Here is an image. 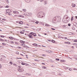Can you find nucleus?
<instances>
[{
  "label": "nucleus",
  "instance_id": "f257e3e1",
  "mask_svg": "<svg viewBox=\"0 0 77 77\" xmlns=\"http://www.w3.org/2000/svg\"><path fill=\"white\" fill-rule=\"evenodd\" d=\"M60 21H61V17L59 16H57L53 18L52 22L53 23H56L57 21L60 22Z\"/></svg>",
  "mask_w": 77,
  "mask_h": 77
},
{
  "label": "nucleus",
  "instance_id": "f03ea898",
  "mask_svg": "<svg viewBox=\"0 0 77 77\" xmlns=\"http://www.w3.org/2000/svg\"><path fill=\"white\" fill-rule=\"evenodd\" d=\"M37 16L39 18H44L45 17V13L42 11H41L38 13Z\"/></svg>",
  "mask_w": 77,
  "mask_h": 77
},
{
  "label": "nucleus",
  "instance_id": "7ed1b4c3",
  "mask_svg": "<svg viewBox=\"0 0 77 77\" xmlns=\"http://www.w3.org/2000/svg\"><path fill=\"white\" fill-rule=\"evenodd\" d=\"M69 18V17H68V16L65 15H64V17L63 19V23H68V22H69V20H70V19H69L67 20Z\"/></svg>",
  "mask_w": 77,
  "mask_h": 77
},
{
  "label": "nucleus",
  "instance_id": "20e7f679",
  "mask_svg": "<svg viewBox=\"0 0 77 77\" xmlns=\"http://www.w3.org/2000/svg\"><path fill=\"white\" fill-rule=\"evenodd\" d=\"M23 15H25V16H31L32 15V14L31 13H24V14H23Z\"/></svg>",
  "mask_w": 77,
  "mask_h": 77
},
{
  "label": "nucleus",
  "instance_id": "39448f33",
  "mask_svg": "<svg viewBox=\"0 0 77 77\" xmlns=\"http://www.w3.org/2000/svg\"><path fill=\"white\" fill-rule=\"evenodd\" d=\"M30 36H32V35H33L34 36H36V34L33 32H31L30 34Z\"/></svg>",
  "mask_w": 77,
  "mask_h": 77
},
{
  "label": "nucleus",
  "instance_id": "423d86ee",
  "mask_svg": "<svg viewBox=\"0 0 77 77\" xmlns=\"http://www.w3.org/2000/svg\"><path fill=\"white\" fill-rule=\"evenodd\" d=\"M18 70L19 71H20V72H23L24 70V69H23L22 68H19L18 69Z\"/></svg>",
  "mask_w": 77,
  "mask_h": 77
},
{
  "label": "nucleus",
  "instance_id": "0eeeda50",
  "mask_svg": "<svg viewBox=\"0 0 77 77\" xmlns=\"http://www.w3.org/2000/svg\"><path fill=\"white\" fill-rule=\"evenodd\" d=\"M7 13H9L10 12H11V11L10 9H8L6 10Z\"/></svg>",
  "mask_w": 77,
  "mask_h": 77
},
{
  "label": "nucleus",
  "instance_id": "6e6552de",
  "mask_svg": "<svg viewBox=\"0 0 77 77\" xmlns=\"http://www.w3.org/2000/svg\"><path fill=\"white\" fill-rule=\"evenodd\" d=\"M13 13L14 14H19V12H18L16 11H13Z\"/></svg>",
  "mask_w": 77,
  "mask_h": 77
},
{
  "label": "nucleus",
  "instance_id": "1a4fd4ad",
  "mask_svg": "<svg viewBox=\"0 0 77 77\" xmlns=\"http://www.w3.org/2000/svg\"><path fill=\"white\" fill-rule=\"evenodd\" d=\"M32 29H33V30H35L36 29V26H32L31 27Z\"/></svg>",
  "mask_w": 77,
  "mask_h": 77
},
{
  "label": "nucleus",
  "instance_id": "9d476101",
  "mask_svg": "<svg viewBox=\"0 0 77 77\" xmlns=\"http://www.w3.org/2000/svg\"><path fill=\"white\" fill-rule=\"evenodd\" d=\"M72 6L73 8H74V7H75V5L74 4H73V3H72Z\"/></svg>",
  "mask_w": 77,
  "mask_h": 77
},
{
  "label": "nucleus",
  "instance_id": "9b49d317",
  "mask_svg": "<svg viewBox=\"0 0 77 77\" xmlns=\"http://www.w3.org/2000/svg\"><path fill=\"white\" fill-rule=\"evenodd\" d=\"M22 11H23V12H27V10H26V9H23Z\"/></svg>",
  "mask_w": 77,
  "mask_h": 77
},
{
  "label": "nucleus",
  "instance_id": "f8f14e48",
  "mask_svg": "<svg viewBox=\"0 0 77 77\" xmlns=\"http://www.w3.org/2000/svg\"><path fill=\"white\" fill-rule=\"evenodd\" d=\"M26 2H27V3H29L30 2V0H25Z\"/></svg>",
  "mask_w": 77,
  "mask_h": 77
},
{
  "label": "nucleus",
  "instance_id": "ddd939ff",
  "mask_svg": "<svg viewBox=\"0 0 77 77\" xmlns=\"http://www.w3.org/2000/svg\"><path fill=\"white\" fill-rule=\"evenodd\" d=\"M45 51H46V52H48V53H50L51 52V51H49V50H46Z\"/></svg>",
  "mask_w": 77,
  "mask_h": 77
},
{
  "label": "nucleus",
  "instance_id": "4468645a",
  "mask_svg": "<svg viewBox=\"0 0 77 77\" xmlns=\"http://www.w3.org/2000/svg\"><path fill=\"white\" fill-rule=\"evenodd\" d=\"M19 17H22V18H24V16L21 15H19Z\"/></svg>",
  "mask_w": 77,
  "mask_h": 77
},
{
  "label": "nucleus",
  "instance_id": "2eb2a0df",
  "mask_svg": "<svg viewBox=\"0 0 77 77\" xmlns=\"http://www.w3.org/2000/svg\"><path fill=\"white\" fill-rule=\"evenodd\" d=\"M19 24H23V22L22 21H20L19 22Z\"/></svg>",
  "mask_w": 77,
  "mask_h": 77
},
{
  "label": "nucleus",
  "instance_id": "dca6fc26",
  "mask_svg": "<svg viewBox=\"0 0 77 77\" xmlns=\"http://www.w3.org/2000/svg\"><path fill=\"white\" fill-rule=\"evenodd\" d=\"M32 36V35H29V38H33V37Z\"/></svg>",
  "mask_w": 77,
  "mask_h": 77
},
{
  "label": "nucleus",
  "instance_id": "f3484780",
  "mask_svg": "<svg viewBox=\"0 0 77 77\" xmlns=\"http://www.w3.org/2000/svg\"><path fill=\"white\" fill-rule=\"evenodd\" d=\"M25 75H28V76H29V75H30L27 73H26L25 74Z\"/></svg>",
  "mask_w": 77,
  "mask_h": 77
},
{
  "label": "nucleus",
  "instance_id": "a211bd4d",
  "mask_svg": "<svg viewBox=\"0 0 77 77\" xmlns=\"http://www.w3.org/2000/svg\"><path fill=\"white\" fill-rule=\"evenodd\" d=\"M26 66H29V64H27V63H25V64Z\"/></svg>",
  "mask_w": 77,
  "mask_h": 77
},
{
  "label": "nucleus",
  "instance_id": "6ab92c4d",
  "mask_svg": "<svg viewBox=\"0 0 77 77\" xmlns=\"http://www.w3.org/2000/svg\"><path fill=\"white\" fill-rule=\"evenodd\" d=\"M21 43H23V44H24V43H25V42H24V41H21Z\"/></svg>",
  "mask_w": 77,
  "mask_h": 77
},
{
  "label": "nucleus",
  "instance_id": "aec40b11",
  "mask_svg": "<svg viewBox=\"0 0 77 77\" xmlns=\"http://www.w3.org/2000/svg\"><path fill=\"white\" fill-rule=\"evenodd\" d=\"M49 26H50V25H49L48 24H46L45 25V26H46L47 27H48Z\"/></svg>",
  "mask_w": 77,
  "mask_h": 77
},
{
  "label": "nucleus",
  "instance_id": "412c9836",
  "mask_svg": "<svg viewBox=\"0 0 77 77\" xmlns=\"http://www.w3.org/2000/svg\"><path fill=\"white\" fill-rule=\"evenodd\" d=\"M33 45H34V46H35L36 47H37V44H34Z\"/></svg>",
  "mask_w": 77,
  "mask_h": 77
},
{
  "label": "nucleus",
  "instance_id": "4be33fe9",
  "mask_svg": "<svg viewBox=\"0 0 77 77\" xmlns=\"http://www.w3.org/2000/svg\"><path fill=\"white\" fill-rule=\"evenodd\" d=\"M26 64V63H22L21 64L23 65H24Z\"/></svg>",
  "mask_w": 77,
  "mask_h": 77
},
{
  "label": "nucleus",
  "instance_id": "5701e85b",
  "mask_svg": "<svg viewBox=\"0 0 77 77\" xmlns=\"http://www.w3.org/2000/svg\"><path fill=\"white\" fill-rule=\"evenodd\" d=\"M42 68H43L44 69H47V67H46L45 66H42Z\"/></svg>",
  "mask_w": 77,
  "mask_h": 77
},
{
  "label": "nucleus",
  "instance_id": "b1692460",
  "mask_svg": "<svg viewBox=\"0 0 77 77\" xmlns=\"http://www.w3.org/2000/svg\"><path fill=\"white\" fill-rule=\"evenodd\" d=\"M13 65H14L15 66H17V65L16 64H15V63L13 64Z\"/></svg>",
  "mask_w": 77,
  "mask_h": 77
},
{
  "label": "nucleus",
  "instance_id": "393cba45",
  "mask_svg": "<svg viewBox=\"0 0 77 77\" xmlns=\"http://www.w3.org/2000/svg\"><path fill=\"white\" fill-rule=\"evenodd\" d=\"M6 2L7 3H9V0H6Z\"/></svg>",
  "mask_w": 77,
  "mask_h": 77
},
{
  "label": "nucleus",
  "instance_id": "a878e982",
  "mask_svg": "<svg viewBox=\"0 0 77 77\" xmlns=\"http://www.w3.org/2000/svg\"><path fill=\"white\" fill-rule=\"evenodd\" d=\"M9 38H10V39H14V38L12 37H9Z\"/></svg>",
  "mask_w": 77,
  "mask_h": 77
},
{
  "label": "nucleus",
  "instance_id": "bb28decb",
  "mask_svg": "<svg viewBox=\"0 0 77 77\" xmlns=\"http://www.w3.org/2000/svg\"><path fill=\"white\" fill-rule=\"evenodd\" d=\"M73 20V16H72V18L71 19V21H72Z\"/></svg>",
  "mask_w": 77,
  "mask_h": 77
},
{
  "label": "nucleus",
  "instance_id": "cd10ccee",
  "mask_svg": "<svg viewBox=\"0 0 77 77\" xmlns=\"http://www.w3.org/2000/svg\"><path fill=\"white\" fill-rule=\"evenodd\" d=\"M69 70L70 71H72V69L71 68H69Z\"/></svg>",
  "mask_w": 77,
  "mask_h": 77
},
{
  "label": "nucleus",
  "instance_id": "c85d7f7f",
  "mask_svg": "<svg viewBox=\"0 0 77 77\" xmlns=\"http://www.w3.org/2000/svg\"><path fill=\"white\" fill-rule=\"evenodd\" d=\"M10 64H11V65H12V64H13V63L12 62H10Z\"/></svg>",
  "mask_w": 77,
  "mask_h": 77
},
{
  "label": "nucleus",
  "instance_id": "c756f323",
  "mask_svg": "<svg viewBox=\"0 0 77 77\" xmlns=\"http://www.w3.org/2000/svg\"><path fill=\"white\" fill-rule=\"evenodd\" d=\"M51 42H53V43H54V42H55V41L53 40L51 41Z\"/></svg>",
  "mask_w": 77,
  "mask_h": 77
},
{
  "label": "nucleus",
  "instance_id": "7c9ffc66",
  "mask_svg": "<svg viewBox=\"0 0 77 77\" xmlns=\"http://www.w3.org/2000/svg\"><path fill=\"white\" fill-rule=\"evenodd\" d=\"M0 36L1 37H2V38H4V37H5V36H4L2 35H0Z\"/></svg>",
  "mask_w": 77,
  "mask_h": 77
},
{
  "label": "nucleus",
  "instance_id": "2f4dec72",
  "mask_svg": "<svg viewBox=\"0 0 77 77\" xmlns=\"http://www.w3.org/2000/svg\"><path fill=\"white\" fill-rule=\"evenodd\" d=\"M40 23L42 24V25H43V26H44V23H43L42 22H40Z\"/></svg>",
  "mask_w": 77,
  "mask_h": 77
},
{
  "label": "nucleus",
  "instance_id": "473e14b6",
  "mask_svg": "<svg viewBox=\"0 0 77 77\" xmlns=\"http://www.w3.org/2000/svg\"><path fill=\"white\" fill-rule=\"evenodd\" d=\"M60 62H64V60H60Z\"/></svg>",
  "mask_w": 77,
  "mask_h": 77
},
{
  "label": "nucleus",
  "instance_id": "72a5a7b5",
  "mask_svg": "<svg viewBox=\"0 0 77 77\" xmlns=\"http://www.w3.org/2000/svg\"><path fill=\"white\" fill-rule=\"evenodd\" d=\"M56 60H58V61H59V60H60L59 59H58V58H57L56 59Z\"/></svg>",
  "mask_w": 77,
  "mask_h": 77
},
{
  "label": "nucleus",
  "instance_id": "f704fd0d",
  "mask_svg": "<svg viewBox=\"0 0 77 77\" xmlns=\"http://www.w3.org/2000/svg\"><path fill=\"white\" fill-rule=\"evenodd\" d=\"M63 67H64V68H65V69H66V70L67 69H66V67H65V66H63Z\"/></svg>",
  "mask_w": 77,
  "mask_h": 77
},
{
  "label": "nucleus",
  "instance_id": "c9c22d12",
  "mask_svg": "<svg viewBox=\"0 0 77 77\" xmlns=\"http://www.w3.org/2000/svg\"><path fill=\"white\" fill-rule=\"evenodd\" d=\"M35 23H36V24H38V23H39V22L36 21L35 22Z\"/></svg>",
  "mask_w": 77,
  "mask_h": 77
},
{
  "label": "nucleus",
  "instance_id": "e433bc0d",
  "mask_svg": "<svg viewBox=\"0 0 77 77\" xmlns=\"http://www.w3.org/2000/svg\"><path fill=\"white\" fill-rule=\"evenodd\" d=\"M73 45H77V43H74Z\"/></svg>",
  "mask_w": 77,
  "mask_h": 77
},
{
  "label": "nucleus",
  "instance_id": "4c0bfd02",
  "mask_svg": "<svg viewBox=\"0 0 77 77\" xmlns=\"http://www.w3.org/2000/svg\"><path fill=\"white\" fill-rule=\"evenodd\" d=\"M73 70H77V69H76L75 68H73Z\"/></svg>",
  "mask_w": 77,
  "mask_h": 77
},
{
  "label": "nucleus",
  "instance_id": "58836bf2",
  "mask_svg": "<svg viewBox=\"0 0 77 77\" xmlns=\"http://www.w3.org/2000/svg\"><path fill=\"white\" fill-rule=\"evenodd\" d=\"M72 29H73V30H75V28L74 27H72Z\"/></svg>",
  "mask_w": 77,
  "mask_h": 77
},
{
  "label": "nucleus",
  "instance_id": "ea45409f",
  "mask_svg": "<svg viewBox=\"0 0 77 77\" xmlns=\"http://www.w3.org/2000/svg\"><path fill=\"white\" fill-rule=\"evenodd\" d=\"M65 27H66V26L65 25H63V28H65Z\"/></svg>",
  "mask_w": 77,
  "mask_h": 77
},
{
  "label": "nucleus",
  "instance_id": "a19ab883",
  "mask_svg": "<svg viewBox=\"0 0 77 77\" xmlns=\"http://www.w3.org/2000/svg\"><path fill=\"white\" fill-rule=\"evenodd\" d=\"M2 44L3 45H6L4 43H2Z\"/></svg>",
  "mask_w": 77,
  "mask_h": 77
},
{
  "label": "nucleus",
  "instance_id": "79ce46f5",
  "mask_svg": "<svg viewBox=\"0 0 77 77\" xmlns=\"http://www.w3.org/2000/svg\"><path fill=\"white\" fill-rule=\"evenodd\" d=\"M2 20L3 21H6V19H2Z\"/></svg>",
  "mask_w": 77,
  "mask_h": 77
},
{
  "label": "nucleus",
  "instance_id": "37998d69",
  "mask_svg": "<svg viewBox=\"0 0 77 77\" xmlns=\"http://www.w3.org/2000/svg\"><path fill=\"white\" fill-rule=\"evenodd\" d=\"M16 54H19V52H16Z\"/></svg>",
  "mask_w": 77,
  "mask_h": 77
},
{
  "label": "nucleus",
  "instance_id": "c03bdc74",
  "mask_svg": "<svg viewBox=\"0 0 77 77\" xmlns=\"http://www.w3.org/2000/svg\"><path fill=\"white\" fill-rule=\"evenodd\" d=\"M26 24L27 25V26H30V25L28 23H26Z\"/></svg>",
  "mask_w": 77,
  "mask_h": 77
},
{
  "label": "nucleus",
  "instance_id": "a18cd8bd",
  "mask_svg": "<svg viewBox=\"0 0 77 77\" xmlns=\"http://www.w3.org/2000/svg\"><path fill=\"white\" fill-rule=\"evenodd\" d=\"M42 56H46V55L45 54H42Z\"/></svg>",
  "mask_w": 77,
  "mask_h": 77
},
{
  "label": "nucleus",
  "instance_id": "49530a36",
  "mask_svg": "<svg viewBox=\"0 0 77 77\" xmlns=\"http://www.w3.org/2000/svg\"><path fill=\"white\" fill-rule=\"evenodd\" d=\"M68 26H71V24H70V23H69L68 24Z\"/></svg>",
  "mask_w": 77,
  "mask_h": 77
},
{
  "label": "nucleus",
  "instance_id": "de8ad7c7",
  "mask_svg": "<svg viewBox=\"0 0 77 77\" xmlns=\"http://www.w3.org/2000/svg\"><path fill=\"white\" fill-rule=\"evenodd\" d=\"M2 65H1V64H0V68H2Z\"/></svg>",
  "mask_w": 77,
  "mask_h": 77
},
{
  "label": "nucleus",
  "instance_id": "09e8293b",
  "mask_svg": "<svg viewBox=\"0 0 77 77\" xmlns=\"http://www.w3.org/2000/svg\"><path fill=\"white\" fill-rule=\"evenodd\" d=\"M44 2H45V3H44L45 5H46V4H47V2L46 1H45Z\"/></svg>",
  "mask_w": 77,
  "mask_h": 77
},
{
  "label": "nucleus",
  "instance_id": "8fccbe9b",
  "mask_svg": "<svg viewBox=\"0 0 77 77\" xmlns=\"http://www.w3.org/2000/svg\"><path fill=\"white\" fill-rule=\"evenodd\" d=\"M20 33H21V34H23V33H24L23 32H20Z\"/></svg>",
  "mask_w": 77,
  "mask_h": 77
},
{
  "label": "nucleus",
  "instance_id": "3c124183",
  "mask_svg": "<svg viewBox=\"0 0 77 77\" xmlns=\"http://www.w3.org/2000/svg\"><path fill=\"white\" fill-rule=\"evenodd\" d=\"M40 2H44V0H40Z\"/></svg>",
  "mask_w": 77,
  "mask_h": 77
},
{
  "label": "nucleus",
  "instance_id": "603ef678",
  "mask_svg": "<svg viewBox=\"0 0 77 77\" xmlns=\"http://www.w3.org/2000/svg\"><path fill=\"white\" fill-rule=\"evenodd\" d=\"M67 44H70V42H67Z\"/></svg>",
  "mask_w": 77,
  "mask_h": 77
},
{
  "label": "nucleus",
  "instance_id": "864d4df0",
  "mask_svg": "<svg viewBox=\"0 0 77 77\" xmlns=\"http://www.w3.org/2000/svg\"><path fill=\"white\" fill-rule=\"evenodd\" d=\"M51 29H52V30H55V29L54 28H51Z\"/></svg>",
  "mask_w": 77,
  "mask_h": 77
},
{
  "label": "nucleus",
  "instance_id": "5fc2aeb1",
  "mask_svg": "<svg viewBox=\"0 0 77 77\" xmlns=\"http://www.w3.org/2000/svg\"><path fill=\"white\" fill-rule=\"evenodd\" d=\"M0 40L1 41H4V40L3 39H0Z\"/></svg>",
  "mask_w": 77,
  "mask_h": 77
},
{
  "label": "nucleus",
  "instance_id": "6e6d98bb",
  "mask_svg": "<svg viewBox=\"0 0 77 77\" xmlns=\"http://www.w3.org/2000/svg\"><path fill=\"white\" fill-rule=\"evenodd\" d=\"M42 65H45V63H42Z\"/></svg>",
  "mask_w": 77,
  "mask_h": 77
},
{
  "label": "nucleus",
  "instance_id": "4d7b16f0",
  "mask_svg": "<svg viewBox=\"0 0 77 77\" xmlns=\"http://www.w3.org/2000/svg\"><path fill=\"white\" fill-rule=\"evenodd\" d=\"M70 53H72L73 52V51L71 50L70 51Z\"/></svg>",
  "mask_w": 77,
  "mask_h": 77
},
{
  "label": "nucleus",
  "instance_id": "13d9d810",
  "mask_svg": "<svg viewBox=\"0 0 77 77\" xmlns=\"http://www.w3.org/2000/svg\"><path fill=\"white\" fill-rule=\"evenodd\" d=\"M11 43H14V42H13V41H11L10 42Z\"/></svg>",
  "mask_w": 77,
  "mask_h": 77
},
{
  "label": "nucleus",
  "instance_id": "bf43d9fd",
  "mask_svg": "<svg viewBox=\"0 0 77 77\" xmlns=\"http://www.w3.org/2000/svg\"><path fill=\"white\" fill-rule=\"evenodd\" d=\"M72 48H74V46H72Z\"/></svg>",
  "mask_w": 77,
  "mask_h": 77
},
{
  "label": "nucleus",
  "instance_id": "052dcab7",
  "mask_svg": "<svg viewBox=\"0 0 77 77\" xmlns=\"http://www.w3.org/2000/svg\"><path fill=\"white\" fill-rule=\"evenodd\" d=\"M5 8H9V6L7 5L5 7Z\"/></svg>",
  "mask_w": 77,
  "mask_h": 77
},
{
  "label": "nucleus",
  "instance_id": "680f3d73",
  "mask_svg": "<svg viewBox=\"0 0 77 77\" xmlns=\"http://www.w3.org/2000/svg\"><path fill=\"white\" fill-rule=\"evenodd\" d=\"M59 37L60 38H63V37Z\"/></svg>",
  "mask_w": 77,
  "mask_h": 77
},
{
  "label": "nucleus",
  "instance_id": "e2e57ef3",
  "mask_svg": "<svg viewBox=\"0 0 77 77\" xmlns=\"http://www.w3.org/2000/svg\"><path fill=\"white\" fill-rule=\"evenodd\" d=\"M35 60V61H36V60H37V61H39V60Z\"/></svg>",
  "mask_w": 77,
  "mask_h": 77
},
{
  "label": "nucleus",
  "instance_id": "0e129e2a",
  "mask_svg": "<svg viewBox=\"0 0 77 77\" xmlns=\"http://www.w3.org/2000/svg\"><path fill=\"white\" fill-rule=\"evenodd\" d=\"M51 62H54V61H53V60H51Z\"/></svg>",
  "mask_w": 77,
  "mask_h": 77
},
{
  "label": "nucleus",
  "instance_id": "69168bd1",
  "mask_svg": "<svg viewBox=\"0 0 77 77\" xmlns=\"http://www.w3.org/2000/svg\"><path fill=\"white\" fill-rule=\"evenodd\" d=\"M74 42H77V40H74Z\"/></svg>",
  "mask_w": 77,
  "mask_h": 77
},
{
  "label": "nucleus",
  "instance_id": "338daca9",
  "mask_svg": "<svg viewBox=\"0 0 77 77\" xmlns=\"http://www.w3.org/2000/svg\"><path fill=\"white\" fill-rule=\"evenodd\" d=\"M64 39H67V38L65 37V38Z\"/></svg>",
  "mask_w": 77,
  "mask_h": 77
},
{
  "label": "nucleus",
  "instance_id": "774afa93",
  "mask_svg": "<svg viewBox=\"0 0 77 77\" xmlns=\"http://www.w3.org/2000/svg\"><path fill=\"white\" fill-rule=\"evenodd\" d=\"M74 58V59H75L76 60H77V58Z\"/></svg>",
  "mask_w": 77,
  "mask_h": 77
}]
</instances>
